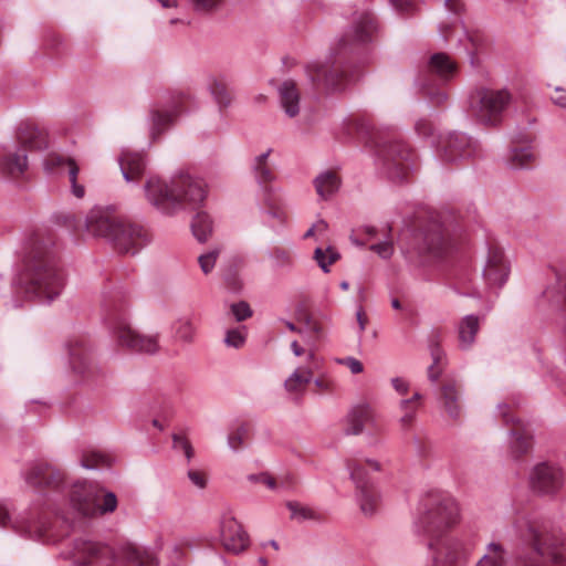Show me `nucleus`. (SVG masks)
Segmentation results:
<instances>
[{"instance_id":"1","label":"nucleus","mask_w":566,"mask_h":566,"mask_svg":"<svg viewBox=\"0 0 566 566\" xmlns=\"http://www.w3.org/2000/svg\"><path fill=\"white\" fill-rule=\"evenodd\" d=\"M24 480L38 493L32 506L12 518L10 507L0 502V527L38 541H60L83 518L112 513L117 507L114 492L94 482L76 481L69 489L63 474L46 462H34Z\"/></svg>"},{"instance_id":"2","label":"nucleus","mask_w":566,"mask_h":566,"mask_svg":"<svg viewBox=\"0 0 566 566\" xmlns=\"http://www.w3.org/2000/svg\"><path fill=\"white\" fill-rule=\"evenodd\" d=\"M65 274L60 263V247L52 232L36 231L23 243L21 262L6 305L19 308L27 301L50 304L60 296Z\"/></svg>"},{"instance_id":"3","label":"nucleus","mask_w":566,"mask_h":566,"mask_svg":"<svg viewBox=\"0 0 566 566\" xmlns=\"http://www.w3.org/2000/svg\"><path fill=\"white\" fill-rule=\"evenodd\" d=\"M378 32V21L369 10L355 11L352 23L324 63L313 62L306 74L315 88L326 93L344 91L359 76L369 45Z\"/></svg>"},{"instance_id":"4","label":"nucleus","mask_w":566,"mask_h":566,"mask_svg":"<svg viewBox=\"0 0 566 566\" xmlns=\"http://www.w3.org/2000/svg\"><path fill=\"white\" fill-rule=\"evenodd\" d=\"M459 521V506L450 494L431 491L421 497L413 532L427 542L432 552L431 566H467L473 545L450 535Z\"/></svg>"},{"instance_id":"5","label":"nucleus","mask_w":566,"mask_h":566,"mask_svg":"<svg viewBox=\"0 0 566 566\" xmlns=\"http://www.w3.org/2000/svg\"><path fill=\"white\" fill-rule=\"evenodd\" d=\"M144 192L149 205L166 216L195 210L207 197L205 182L184 171L175 174L169 181L150 176L144 185Z\"/></svg>"},{"instance_id":"6","label":"nucleus","mask_w":566,"mask_h":566,"mask_svg":"<svg viewBox=\"0 0 566 566\" xmlns=\"http://www.w3.org/2000/svg\"><path fill=\"white\" fill-rule=\"evenodd\" d=\"M83 226L90 234L106 239L123 254L135 255L153 240L150 230L144 224L117 218L101 208L91 210Z\"/></svg>"},{"instance_id":"7","label":"nucleus","mask_w":566,"mask_h":566,"mask_svg":"<svg viewBox=\"0 0 566 566\" xmlns=\"http://www.w3.org/2000/svg\"><path fill=\"white\" fill-rule=\"evenodd\" d=\"M516 536L524 548L518 551L514 566H566V543L549 534L545 523L527 516L516 520L514 524Z\"/></svg>"},{"instance_id":"8","label":"nucleus","mask_w":566,"mask_h":566,"mask_svg":"<svg viewBox=\"0 0 566 566\" xmlns=\"http://www.w3.org/2000/svg\"><path fill=\"white\" fill-rule=\"evenodd\" d=\"M74 566H93L102 562H124L130 566H158V558L150 552L126 543L116 549L86 538H75L61 552Z\"/></svg>"},{"instance_id":"9","label":"nucleus","mask_w":566,"mask_h":566,"mask_svg":"<svg viewBox=\"0 0 566 566\" xmlns=\"http://www.w3.org/2000/svg\"><path fill=\"white\" fill-rule=\"evenodd\" d=\"M128 301L120 289L103 294V321L117 344L133 353L156 354L159 350V335H145L136 332L128 323Z\"/></svg>"},{"instance_id":"10","label":"nucleus","mask_w":566,"mask_h":566,"mask_svg":"<svg viewBox=\"0 0 566 566\" xmlns=\"http://www.w3.org/2000/svg\"><path fill=\"white\" fill-rule=\"evenodd\" d=\"M409 232L408 243L401 250L410 260L417 258L420 264H426L443 256L449 250V239L437 216L430 214L424 222L413 226Z\"/></svg>"},{"instance_id":"11","label":"nucleus","mask_w":566,"mask_h":566,"mask_svg":"<svg viewBox=\"0 0 566 566\" xmlns=\"http://www.w3.org/2000/svg\"><path fill=\"white\" fill-rule=\"evenodd\" d=\"M18 144L0 148V176L18 179L28 169V151L42 150L48 147L45 136L32 124L20 123L17 130Z\"/></svg>"},{"instance_id":"12","label":"nucleus","mask_w":566,"mask_h":566,"mask_svg":"<svg viewBox=\"0 0 566 566\" xmlns=\"http://www.w3.org/2000/svg\"><path fill=\"white\" fill-rule=\"evenodd\" d=\"M375 163L379 172L395 184L407 180L416 168L412 149L403 142L389 139L375 142Z\"/></svg>"},{"instance_id":"13","label":"nucleus","mask_w":566,"mask_h":566,"mask_svg":"<svg viewBox=\"0 0 566 566\" xmlns=\"http://www.w3.org/2000/svg\"><path fill=\"white\" fill-rule=\"evenodd\" d=\"M513 102L510 90L478 87L469 95V108L478 123L495 127L504 118L505 112Z\"/></svg>"},{"instance_id":"14","label":"nucleus","mask_w":566,"mask_h":566,"mask_svg":"<svg viewBox=\"0 0 566 566\" xmlns=\"http://www.w3.org/2000/svg\"><path fill=\"white\" fill-rule=\"evenodd\" d=\"M457 63L444 52L433 53L426 70L417 77V85L432 105L440 106L448 99L442 85L457 74Z\"/></svg>"},{"instance_id":"15","label":"nucleus","mask_w":566,"mask_h":566,"mask_svg":"<svg viewBox=\"0 0 566 566\" xmlns=\"http://www.w3.org/2000/svg\"><path fill=\"white\" fill-rule=\"evenodd\" d=\"M347 469L352 481L356 486V501L365 516H373L379 510L381 495L368 476L365 467L361 463L350 461Z\"/></svg>"},{"instance_id":"16","label":"nucleus","mask_w":566,"mask_h":566,"mask_svg":"<svg viewBox=\"0 0 566 566\" xmlns=\"http://www.w3.org/2000/svg\"><path fill=\"white\" fill-rule=\"evenodd\" d=\"M476 143L465 133L453 132L443 137L437 148V158L446 165L457 164L476 154Z\"/></svg>"},{"instance_id":"17","label":"nucleus","mask_w":566,"mask_h":566,"mask_svg":"<svg viewBox=\"0 0 566 566\" xmlns=\"http://www.w3.org/2000/svg\"><path fill=\"white\" fill-rule=\"evenodd\" d=\"M496 417L500 418L504 424L512 426L509 434L511 437L510 448L514 459H518L527 453L532 448V436L527 426L513 413L511 407L505 402L497 405Z\"/></svg>"},{"instance_id":"18","label":"nucleus","mask_w":566,"mask_h":566,"mask_svg":"<svg viewBox=\"0 0 566 566\" xmlns=\"http://www.w3.org/2000/svg\"><path fill=\"white\" fill-rule=\"evenodd\" d=\"M70 366L83 381L91 384L102 375V369L95 363L91 348L84 340L71 342L67 345Z\"/></svg>"},{"instance_id":"19","label":"nucleus","mask_w":566,"mask_h":566,"mask_svg":"<svg viewBox=\"0 0 566 566\" xmlns=\"http://www.w3.org/2000/svg\"><path fill=\"white\" fill-rule=\"evenodd\" d=\"M563 472L551 462L537 463L530 473V484L534 492L552 495L563 486Z\"/></svg>"},{"instance_id":"20","label":"nucleus","mask_w":566,"mask_h":566,"mask_svg":"<svg viewBox=\"0 0 566 566\" xmlns=\"http://www.w3.org/2000/svg\"><path fill=\"white\" fill-rule=\"evenodd\" d=\"M220 537L228 553L239 555L249 546V535L231 512H224L220 520Z\"/></svg>"},{"instance_id":"21","label":"nucleus","mask_w":566,"mask_h":566,"mask_svg":"<svg viewBox=\"0 0 566 566\" xmlns=\"http://www.w3.org/2000/svg\"><path fill=\"white\" fill-rule=\"evenodd\" d=\"M510 262L503 250L489 248L485 265L482 271L484 282L489 289H502L509 280Z\"/></svg>"},{"instance_id":"22","label":"nucleus","mask_w":566,"mask_h":566,"mask_svg":"<svg viewBox=\"0 0 566 566\" xmlns=\"http://www.w3.org/2000/svg\"><path fill=\"white\" fill-rule=\"evenodd\" d=\"M119 168L126 182L137 184L147 167L146 155L142 151L125 149L118 157Z\"/></svg>"},{"instance_id":"23","label":"nucleus","mask_w":566,"mask_h":566,"mask_svg":"<svg viewBox=\"0 0 566 566\" xmlns=\"http://www.w3.org/2000/svg\"><path fill=\"white\" fill-rule=\"evenodd\" d=\"M184 103V97L178 96L176 101H174L172 105L165 109L154 108L150 112V134L155 139L158 135H160L170 124L175 122V119L181 114V105Z\"/></svg>"},{"instance_id":"24","label":"nucleus","mask_w":566,"mask_h":566,"mask_svg":"<svg viewBox=\"0 0 566 566\" xmlns=\"http://www.w3.org/2000/svg\"><path fill=\"white\" fill-rule=\"evenodd\" d=\"M460 398V384L455 380L444 381L440 390L439 400L448 416L453 420H458L461 417Z\"/></svg>"},{"instance_id":"25","label":"nucleus","mask_w":566,"mask_h":566,"mask_svg":"<svg viewBox=\"0 0 566 566\" xmlns=\"http://www.w3.org/2000/svg\"><path fill=\"white\" fill-rule=\"evenodd\" d=\"M315 191L319 199L329 200L342 186L339 175L331 169L319 172L313 180Z\"/></svg>"},{"instance_id":"26","label":"nucleus","mask_w":566,"mask_h":566,"mask_svg":"<svg viewBox=\"0 0 566 566\" xmlns=\"http://www.w3.org/2000/svg\"><path fill=\"white\" fill-rule=\"evenodd\" d=\"M279 97L281 107L287 116L295 117L300 113V92L294 81H284L279 86Z\"/></svg>"},{"instance_id":"27","label":"nucleus","mask_w":566,"mask_h":566,"mask_svg":"<svg viewBox=\"0 0 566 566\" xmlns=\"http://www.w3.org/2000/svg\"><path fill=\"white\" fill-rule=\"evenodd\" d=\"M171 337L176 342L191 344L197 334V323L192 315H184L171 323Z\"/></svg>"},{"instance_id":"28","label":"nucleus","mask_w":566,"mask_h":566,"mask_svg":"<svg viewBox=\"0 0 566 566\" xmlns=\"http://www.w3.org/2000/svg\"><path fill=\"white\" fill-rule=\"evenodd\" d=\"M207 88L220 111L228 108L232 103V94L227 86L224 75H211L207 81Z\"/></svg>"},{"instance_id":"29","label":"nucleus","mask_w":566,"mask_h":566,"mask_svg":"<svg viewBox=\"0 0 566 566\" xmlns=\"http://www.w3.org/2000/svg\"><path fill=\"white\" fill-rule=\"evenodd\" d=\"M371 409L366 405L355 406L347 415L346 434H360L371 421Z\"/></svg>"},{"instance_id":"30","label":"nucleus","mask_w":566,"mask_h":566,"mask_svg":"<svg viewBox=\"0 0 566 566\" xmlns=\"http://www.w3.org/2000/svg\"><path fill=\"white\" fill-rule=\"evenodd\" d=\"M480 329V318L474 314L465 315L458 326L459 346L461 349H469L475 342Z\"/></svg>"},{"instance_id":"31","label":"nucleus","mask_w":566,"mask_h":566,"mask_svg":"<svg viewBox=\"0 0 566 566\" xmlns=\"http://www.w3.org/2000/svg\"><path fill=\"white\" fill-rule=\"evenodd\" d=\"M507 562L509 555L505 547L497 542H491L474 566H507Z\"/></svg>"},{"instance_id":"32","label":"nucleus","mask_w":566,"mask_h":566,"mask_svg":"<svg viewBox=\"0 0 566 566\" xmlns=\"http://www.w3.org/2000/svg\"><path fill=\"white\" fill-rule=\"evenodd\" d=\"M506 164L511 169H524L531 167L535 154L530 145L514 147L506 156Z\"/></svg>"},{"instance_id":"33","label":"nucleus","mask_w":566,"mask_h":566,"mask_svg":"<svg viewBox=\"0 0 566 566\" xmlns=\"http://www.w3.org/2000/svg\"><path fill=\"white\" fill-rule=\"evenodd\" d=\"M271 151L272 149L269 148L265 153L256 156L252 164L255 180L263 188H266L268 184L274 179V171L268 164Z\"/></svg>"},{"instance_id":"34","label":"nucleus","mask_w":566,"mask_h":566,"mask_svg":"<svg viewBox=\"0 0 566 566\" xmlns=\"http://www.w3.org/2000/svg\"><path fill=\"white\" fill-rule=\"evenodd\" d=\"M213 222L211 217L206 212H198L191 222V230L195 238L199 242H206L211 235Z\"/></svg>"},{"instance_id":"35","label":"nucleus","mask_w":566,"mask_h":566,"mask_svg":"<svg viewBox=\"0 0 566 566\" xmlns=\"http://www.w3.org/2000/svg\"><path fill=\"white\" fill-rule=\"evenodd\" d=\"M286 507L290 511L291 520H294L298 523H303L305 521H321V514L312 509L311 506L304 505L296 501H287Z\"/></svg>"},{"instance_id":"36","label":"nucleus","mask_w":566,"mask_h":566,"mask_svg":"<svg viewBox=\"0 0 566 566\" xmlns=\"http://www.w3.org/2000/svg\"><path fill=\"white\" fill-rule=\"evenodd\" d=\"M429 349L432 364L428 367V378L431 382H436L442 373L444 352L436 339L430 342Z\"/></svg>"},{"instance_id":"37","label":"nucleus","mask_w":566,"mask_h":566,"mask_svg":"<svg viewBox=\"0 0 566 566\" xmlns=\"http://www.w3.org/2000/svg\"><path fill=\"white\" fill-rule=\"evenodd\" d=\"M313 373L308 368H298L284 381V387L290 392H298L312 381Z\"/></svg>"},{"instance_id":"38","label":"nucleus","mask_w":566,"mask_h":566,"mask_svg":"<svg viewBox=\"0 0 566 566\" xmlns=\"http://www.w3.org/2000/svg\"><path fill=\"white\" fill-rule=\"evenodd\" d=\"M71 163H75V160L64 155L51 153L44 159L43 166L45 171L49 174L63 175Z\"/></svg>"},{"instance_id":"39","label":"nucleus","mask_w":566,"mask_h":566,"mask_svg":"<svg viewBox=\"0 0 566 566\" xmlns=\"http://www.w3.org/2000/svg\"><path fill=\"white\" fill-rule=\"evenodd\" d=\"M268 258L272 262L274 269H292L294 262L293 256L289 250L274 247L266 252Z\"/></svg>"},{"instance_id":"40","label":"nucleus","mask_w":566,"mask_h":566,"mask_svg":"<svg viewBox=\"0 0 566 566\" xmlns=\"http://www.w3.org/2000/svg\"><path fill=\"white\" fill-rule=\"evenodd\" d=\"M339 258L340 254L332 247H327L325 250L316 248L314 251V260L324 273H328L331 271L329 266L338 261Z\"/></svg>"},{"instance_id":"41","label":"nucleus","mask_w":566,"mask_h":566,"mask_svg":"<svg viewBox=\"0 0 566 566\" xmlns=\"http://www.w3.org/2000/svg\"><path fill=\"white\" fill-rule=\"evenodd\" d=\"M247 340V328L240 326L237 328L228 329L224 337V344L228 347L241 348Z\"/></svg>"},{"instance_id":"42","label":"nucleus","mask_w":566,"mask_h":566,"mask_svg":"<svg viewBox=\"0 0 566 566\" xmlns=\"http://www.w3.org/2000/svg\"><path fill=\"white\" fill-rule=\"evenodd\" d=\"M80 168L76 163L69 164L67 170L65 171V175L69 177V181L71 184V191L72 193L81 199L85 195V188L83 185L77 182V175H78Z\"/></svg>"},{"instance_id":"43","label":"nucleus","mask_w":566,"mask_h":566,"mask_svg":"<svg viewBox=\"0 0 566 566\" xmlns=\"http://www.w3.org/2000/svg\"><path fill=\"white\" fill-rule=\"evenodd\" d=\"M193 11L200 14H208L218 11L224 0H188Z\"/></svg>"},{"instance_id":"44","label":"nucleus","mask_w":566,"mask_h":566,"mask_svg":"<svg viewBox=\"0 0 566 566\" xmlns=\"http://www.w3.org/2000/svg\"><path fill=\"white\" fill-rule=\"evenodd\" d=\"M249 480L252 482H260V483L266 485V488H269L270 490H276L279 488L289 489V488H292V485H293L292 480L283 481V482H281V484H277L276 481L274 480V478H272L270 474H268L265 472L260 473V474H251V475H249Z\"/></svg>"},{"instance_id":"45","label":"nucleus","mask_w":566,"mask_h":566,"mask_svg":"<svg viewBox=\"0 0 566 566\" xmlns=\"http://www.w3.org/2000/svg\"><path fill=\"white\" fill-rule=\"evenodd\" d=\"M219 254H220V249L214 248V249L208 251L207 253H203L198 256V262H199L200 269L205 274H209L213 270Z\"/></svg>"},{"instance_id":"46","label":"nucleus","mask_w":566,"mask_h":566,"mask_svg":"<svg viewBox=\"0 0 566 566\" xmlns=\"http://www.w3.org/2000/svg\"><path fill=\"white\" fill-rule=\"evenodd\" d=\"M230 312L237 322H243L253 315V311L248 302L240 301L230 305Z\"/></svg>"},{"instance_id":"47","label":"nucleus","mask_w":566,"mask_h":566,"mask_svg":"<svg viewBox=\"0 0 566 566\" xmlns=\"http://www.w3.org/2000/svg\"><path fill=\"white\" fill-rule=\"evenodd\" d=\"M248 436V428L244 424L239 426L233 432L228 436L229 448L237 452L244 443Z\"/></svg>"},{"instance_id":"48","label":"nucleus","mask_w":566,"mask_h":566,"mask_svg":"<svg viewBox=\"0 0 566 566\" xmlns=\"http://www.w3.org/2000/svg\"><path fill=\"white\" fill-rule=\"evenodd\" d=\"M400 409L403 412L400 417V423L403 428H408L412 424L416 419V413L418 410L417 406H411V400H401Z\"/></svg>"},{"instance_id":"49","label":"nucleus","mask_w":566,"mask_h":566,"mask_svg":"<svg viewBox=\"0 0 566 566\" xmlns=\"http://www.w3.org/2000/svg\"><path fill=\"white\" fill-rule=\"evenodd\" d=\"M355 128L357 134L361 137H368L374 143L373 126L364 118L350 119L348 122V129Z\"/></svg>"},{"instance_id":"50","label":"nucleus","mask_w":566,"mask_h":566,"mask_svg":"<svg viewBox=\"0 0 566 566\" xmlns=\"http://www.w3.org/2000/svg\"><path fill=\"white\" fill-rule=\"evenodd\" d=\"M172 447L176 451L184 452L187 461L190 462L195 452H193V448L188 439H186L185 437H182L180 434L174 433L172 434Z\"/></svg>"},{"instance_id":"51","label":"nucleus","mask_w":566,"mask_h":566,"mask_svg":"<svg viewBox=\"0 0 566 566\" xmlns=\"http://www.w3.org/2000/svg\"><path fill=\"white\" fill-rule=\"evenodd\" d=\"M369 249L385 260L390 259L394 253V244L390 239H385L384 241L374 243Z\"/></svg>"},{"instance_id":"52","label":"nucleus","mask_w":566,"mask_h":566,"mask_svg":"<svg viewBox=\"0 0 566 566\" xmlns=\"http://www.w3.org/2000/svg\"><path fill=\"white\" fill-rule=\"evenodd\" d=\"M415 130L419 136L429 138L433 136L434 126L429 119L419 118L415 124Z\"/></svg>"},{"instance_id":"53","label":"nucleus","mask_w":566,"mask_h":566,"mask_svg":"<svg viewBox=\"0 0 566 566\" xmlns=\"http://www.w3.org/2000/svg\"><path fill=\"white\" fill-rule=\"evenodd\" d=\"M391 7L401 14L410 13L416 8L415 0H389Z\"/></svg>"},{"instance_id":"54","label":"nucleus","mask_w":566,"mask_h":566,"mask_svg":"<svg viewBox=\"0 0 566 566\" xmlns=\"http://www.w3.org/2000/svg\"><path fill=\"white\" fill-rule=\"evenodd\" d=\"M188 478L191 481L193 485H196L199 489L206 488L207 480L202 472L197 470H189L188 471Z\"/></svg>"},{"instance_id":"55","label":"nucleus","mask_w":566,"mask_h":566,"mask_svg":"<svg viewBox=\"0 0 566 566\" xmlns=\"http://www.w3.org/2000/svg\"><path fill=\"white\" fill-rule=\"evenodd\" d=\"M551 99L555 105L566 107V88L556 86Z\"/></svg>"},{"instance_id":"56","label":"nucleus","mask_w":566,"mask_h":566,"mask_svg":"<svg viewBox=\"0 0 566 566\" xmlns=\"http://www.w3.org/2000/svg\"><path fill=\"white\" fill-rule=\"evenodd\" d=\"M104 461H105V458L103 455L94 453L92 455V460L83 459L81 462V465L85 469L94 470V469H97L99 467V464L104 463Z\"/></svg>"},{"instance_id":"57","label":"nucleus","mask_w":566,"mask_h":566,"mask_svg":"<svg viewBox=\"0 0 566 566\" xmlns=\"http://www.w3.org/2000/svg\"><path fill=\"white\" fill-rule=\"evenodd\" d=\"M340 363L345 364L353 374H360L364 370L363 364L354 357H346Z\"/></svg>"},{"instance_id":"58","label":"nucleus","mask_w":566,"mask_h":566,"mask_svg":"<svg viewBox=\"0 0 566 566\" xmlns=\"http://www.w3.org/2000/svg\"><path fill=\"white\" fill-rule=\"evenodd\" d=\"M327 222L323 219H319L316 223H314L303 235L304 239H308L314 235L315 231L323 232L327 230Z\"/></svg>"},{"instance_id":"59","label":"nucleus","mask_w":566,"mask_h":566,"mask_svg":"<svg viewBox=\"0 0 566 566\" xmlns=\"http://www.w3.org/2000/svg\"><path fill=\"white\" fill-rule=\"evenodd\" d=\"M391 385L395 388V390L400 395H406L409 389V384L400 377H395L391 379Z\"/></svg>"},{"instance_id":"60","label":"nucleus","mask_w":566,"mask_h":566,"mask_svg":"<svg viewBox=\"0 0 566 566\" xmlns=\"http://www.w3.org/2000/svg\"><path fill=\"white\" fill-rule=\"evenodd\" d=\"M56 219L57 221H62L65 226L70 227V228H74L75 227V217L74 214H71V213H63V214H59L56 216Z\"/></svg>"},{"instance_id":"61","label":"nucleus","mask_w":566,"mask_h":566,"mask_svg":"<svg viewBox=\"0 0 566 566\" xmlns=\"http://www.w3.org/2000/svg\"><path fill=\"white\" fill-rule=\"evenodd\" d=\"M356 319L359 326V333H363L366 328L367 318L365 316L363 307H359L356 312Z\"/></svg>"},{"instance_id":"62","label":"nucleus","mask_w":566,"mask_h":566,"mask_svg":"<svg viewBox=\"0 0 566 566\" xmlns=\"http://www.w3.org/2000/svg\"><path fill=\"white\" fill-rule=\"evenodd\" d=\"M291 349L295 356H301L304 353V349L300 346L297 340H293L291 344Z\"/></svg>"},{"instance_id":"63","label":"nucleus","mask_w":566,"mask_h":566,"mask_svg":"<svg viewBox=\"0 0 566 566\" xmlns=\"http://www.w3.org/2000/svg\"><path fill=\"white\" fill-rule=\"evenodd\" d=\"M163 8H176L178 6L177 0H157Z\"/></svg>"},{"instance_id":"64","label":"nucleus","mask_w":566,"mask_h":566,"mask_svg":"<svg viewBox=\"0 0 566 566\" xmlns=\"http://www.w3.org/2000/svg\"><path fill=\"white\" fill-rule=\"evenodd\" d=\"M314 384H315V386H316L317 388H319L321 390H324V391L329 390V385H328V382H326V381H324V380H322V379H319V378L315 379Z\"/></svg>"}]
</instances>
